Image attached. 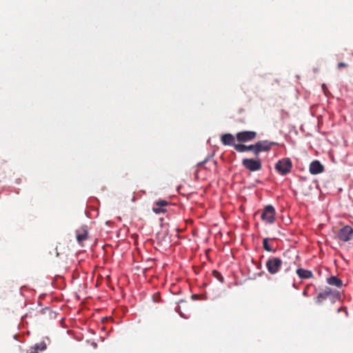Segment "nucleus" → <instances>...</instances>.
<instances>
[{
	"label": "nucleus",
	"instance_id": "9b49d317",
	"mask_svg": "<svg viewBox=\"0 0 353 353\" xmlns=\"http://www.w3.org/2000/svg\"><path fill=\"white\" fill-rule=\"evenodd\" d=\"M221 141L223 145H233L235 144V139L231 134H225L221 137Z\"/></svg>",
	"mask_w": 353,
	"mask_h": 353
},
{
	"label": "nucleus",
	"instance_id": "6ab92c4d",
	"mask_svg": "<svg viewBox=\"0 0 353 353\" xmlns=\"http://www.w3.org/2000/svg\"><path fill=\"white\" fill-rule=\"evenodd\" d=\"M155 204L157 205L158 206L164 208L168 205V201H166L165 200H160V201H157L155 203Z\"/></svg>",
	"mask_w": 353,
	"mask_h": 353
},
{
	"label": "nucleus",
	"instance_id": "7ed1b4c3",
	"mask_svg": "<svg viewBox=\"0 0 353 353\" xmlns=\"http://www.w3.org/2000/svg\"><path fill=\"white\" fill-rule=\"evenodd\" d=\"M283 264L281 259L277 257H271L266 262V268L268 272L271 274H275L280 270Z\"/></svg>",
	"mask_w": 353,
	"mask_h": 353
},
{
	"label": "nucleus",
	"instance_id": "0eeeda50",
	"mask_svg": "<svg viewBox=\"0 0 353 353\" xmlns=\"http://www.w3.org/2000/svg\"><path fill=\"white\" fill-rule=\"evenodd\" d=\"M256 133L253 131H243L236 134V139L240 142H247L255 138Z\"/></svg>",
	"mask_w": 353,
	"mask_h": 353
},
{
	"label": "nucleus",
	"instance_id": "2eb2a0df",
	"mask_svg": "<svg viewBox=\"0 0 353 353\" xmlns=\"http://www.w3.org/2000/svg\"><path fill=\"white\" fill-rule=\"evenodd\" d=\"M46 348V345L44 343L40 344H36L33 348L34 351L31 350L28 353H37V350H44Z\"/></svg>",
	"mask_w": 353,
	"mask_h": 353
},
{
	"label": "nucleus",
	"instance_id": "4be33fe9",
	"mask_svg": "<svg viewBox=\"0 0 353 353\" xmlns=\"http://www.w3.org/2000/svg\"><path fill=\"white\" fill-rule=\"evenodd\" d=\"M347 67V64L343 62H341L338 64V68L341 69L342 68Z\"/></svg>",
	"mask_w": 353,
	"mask_h": 353
},
{
	"label": "nucleus",
	"instance_id": "423d86ee",
	"mask_svg": "<svg viewBox=\"0 0 353 353\" xmlns=\"http://www.w3.org/2000/svg\"><path fill=\"white\" fill-rule=\"evenodd\" d=\"M276 143L269 141L267 140L260 141L256 143V150L254 151V154L258 155L261 152H268L271 150L273 145Z\"/></svg>",
	"mask_w": 353,
	"mask_h": 353
},
{
	"label": "nucleus",
	"instance_id": "b1692460",
	"mask_svg": "<svg viewBox=\"0 0 353 353\" xmlns=\"http://www.w3.org/2000/svg\"><path fill=\"white\" fill-rule=\"evenodd\" d=\"M179 307H178L176 308V312L180 314V316H181V317H183V318L188 319V316H185L183 313L180 312H179Z\"/></svg>",
	"mask_w": 353,
	"mask_h": 353
},
{
	"label": "nucleus",
	"instance_id": "4468645a",
	"mask_svg": "<svg viewBox=\"0 0 353 353\" xmlns=\"http://www.w3.org/2000/svg\"><path fill=\"white\" fill-rule=\"evenodd\" d=\"M329 290V299L331 300L332 303H334L336 301L341 300V296L339 291L336 290H332L330 288H328Z\"/></svg>",
	"mask_w": 353,
	"mask_h": 353
},
{
	"label": "nucleus",
	"instance_id": "ddd939ff",
	"mask_svg": "<svg viewBox=\"0 0 353 353\" xmlns=\"http://www.w3.org/2000/svg\"><path fill=\"white\" fill-rule=\"evenodd\" d=\"M326 281H327V284H329L330 285L336 286L337 288H341L343 285L342 281L335 276H331L328 277Z\"/></svg>",
	"mask_w": 353,
	"mask_h": 353
},
{
	"label": "nucleus",
	"instance_id": "20e7f679",
	"mask_svg": "<svg viewBox=\"0 0 353 353\" xmlns=\"http://www.w3.org/2000/svg\"><path fill=\"white\" fill-rule=\"evenodd\" d=\"M336 237L343 242L350 241L353 237V228L350 225H345L339 230Z\"/></svg>",
	"mask_w": 353,
	"mask_h": 353
},
{
	"label": "nucleus",
	"instance_id": "9d476101",
	"mask_svg": "<svg viewBox=\"0 0 353 353\" xmlns=\"http://www.w3.org/2000/svg\"><path fill=\"white\" fill-rule=\"evenodd\" d=\"M329 297V290L328 287H327L318 294V296L316 298V303L320 305L324 300L327 299Z\"/></svg>",
	"mask_w": 353,
	"mask_h": 353
},
{
	"label": "nucleus",
	"instance_id": "aec40b11",
	"mask_svg": "<svg viewBox=\"0 0 353 353\" xmlns=\"http://www.w3.org/2000/svg\"><path fill=\"white\" fill-rule=\"evenodd\" d=\"M252 150L254 152L256 150V143L254 145H246V151Z\"/></svg>",
	"mask_w": 353,
	"mask_h": 353
},
{
	"label": "nucleus",
	"instance_id": "f257e3e1",
	"mask_svg": "<svg viewBox=\"0 0 353 353\" xmlns=\"http://www.w3.org/2000/svg\"><path fill=\"white\" fill-rule=\"evenodd\" d=\"M292 168V161L289 158L279 160L275 165L276 170L281 175H286Z\"/></svg>",
	"mask_w": 353,
	"mask_h": 353
},
{
	"label": "nucleus",
	"instance_id": "a211bd4d",
	"mask_svg": "<svg viewBox=\"0 0 353 353\" xmlns=\"http://www.w3.org/2000/svg\"><path fill=\"white\" fill-rule=\"evenodd\" d=\"M152 210L156 214L163 213V212H165V210L163 208L158 206L156 204H154V207L152 208Z\"/></svg>",
	"mask_w": 353,
	"mask_h": 353
},
{
	"label": "nucleus",
	"instance_id": "393cba45",
	"mask_svg": "<svg viewBox=\"0 0 353 353\" xmlns=\"http://www.w3.org/2000/svg\"><path fill=\"white\" fill-rule=\"evenodd\" d=\"M342 310H343V307H340V308H339V309H338L337 312H341ZM344 310H345V314H346V315H347V310H346L345 309H344Z\"/></svg>",
	"mask_w": 353,
	"mask_h": 353
},
{
	"label": "nucleus",
	"instance_id": "dca6fc26",
	"mask_svg": "<svg viewBox=\"0 0 353 353\" xmlns=\"http://www.w3.org/2000/svg\"><path fill=\"white\" fill-rule=\"evenodd\" d=\"M263 248L268 252H275V250L268 243V239H264L263 241Z\"/></svg>",
	"mask_w": 353,
	"mask_h": 353
},
{
	"label": "nucleus",
	"instance_id": "5701e85b",
	"mask_svg": "<svg viewBox=\"0 0 353 353\" xmlns=\"http://www.w3.org/2000/svg\"><path fill=\"white\" fill-rule=\"evenodd\" d=\"M321 88H322V90H323V91L324 94H325V95H327V92H328V91H327V87H326L325 84H324V83H323V84H322Z\"/></svg>",
	"mask_w": 353,
	"mask_h": 353
},
{
	"label": "nucleus",
	"instance_id": "6e6552de",
	"mask_svg": "<svg viewBox=\"0 0 353 353\" xmlns=\"http://www.w3.org/2000/svg\"><path fill=\"white\" fill-rule=\"evenodd\" d=\"M309 170L312 174H319L324 171V167L319 161L314 160L310 163Z\"/></svg>",
	"mask_w": 353,
	"mask_h": 353
},
{
	"label": "nucleus",
	"instance_id": "f8f14e48",
	"mask_svg": "<svg viewBox=\"0 0 353 353\" xmlns=\"http://www.w3.org/2000/svg\"><path fill=\"white\" fill-rule=\"evenodd\" d=\"M296 274L303 279H310L313 276L312 271L303 268H299L296 270Z\"/></svg>",
	"mask_w": 353,
	"mask_h": 353
},
{
	"label": "nucleus",
	"instance_id": "1a4fd4ad",
	"mask_svg": "<svg viewBox=\"0 0 353 353\" xmlns=\"http://www.w3.org/2000/svg\"><path fill=\"white\" fill-rule=\"evenodd\" d=\"M77 234V240L79 244H82V243L88 239V231L86 227H82L80 229L76 231Z\"/></svg>",
	"mask_w": 353,
	"mask_h": 353
},
{
	"label": "nucleus",
	"instance_id": "39448f33",
	"mask_svg": "<svg viewBox=\"0 0 353 353\" xmlns=\"http://www.w3.org/2000/svg\"><path fill=\"white\" fill-rule=\"evenodd\" d=\"M243 165L251 172H255L261 169V161L259 159H243L242 161Z\"/></svg>",
	"mask_w": 353,
	"mask_h": 353
},
{
	"label": "nucleus",
	"instance_id": "412c9836",
	"mask_svg": "<svg viewBox=\"0 0 353 353\" xmlns=\"http://www.w3.org/2000/svg\"><path fill=\"white\" fill-rule=\"evenodd\" d=\"M310 286H311V285H308L304 289V290L303 292V295L304 296H309L308 289L310 288Z\"/></svg>",
	"mask_w": 353,
	"mask_h": 353
},
{
	"label": "nucleus",
	"instance_id": "f03ea898",
	"mask_svg": "<svg viewBox=\"0 0 353 353\" xmlns=\"http://www.w3.org/2000/svg\"><path fill=\"white\" fill-rule=\"evenodd\" d=\"M261 220L267 224H273L276 221V211L274 208L268 205H266L261 216Z\"/></svg>",
	"mask_w": 353,
	"mask_h": 353
},
{
	"label": "nucleus",
	"instance_id": "f3484780",
	"mask_svg": "<svg viewBox=\"0 0 353 353\" xmlns=\"http://www.w3.org/2000/svg\"><path fill=\"white\" fill-rule=\"evenodd\" d=\"M234 148L239 152H243L246 151V145L243 144H234Z\"/></svg>",
	"mask_w": 353,
	"mask_h": 353
}]
</instances>
